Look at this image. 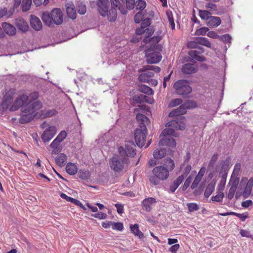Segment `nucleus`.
I'll list each match as a JSON object with an SVG mask.
<instances>
[{
	"instance_id": "680f3d73",
	"label": "nucleus",
	"mask_w": 253,
	"mask_h": 253,
	"mask_svg": "<svg viewBox=\"0 0 253 253\" xmlns=\"http://www.w3.org/2000/svg\"><path fill=\"white\" fill-rule=\"evenodd\" d=\"M205 7L207 9H210L211 10H216L217 9V5L211 2L207 3Z\"/></svg>"
},
{
	"instance_id": "473e14b6",
	"label": "nucleus",
	"mask_w": 253,
	"mask_h": 253,
	"mask_svg": "<svg viewBox=\"0 0 253 253\" xmlns=\"http://www.w3.org/2000/svg\"><path fill=\"white\" fill-rule=\"evenodd\" d=\"M166 154V150L161 148L160 150H156L153 153V156L155 159H161L165 156Z\"/></svg>"
},
{
	"instance_id": "4be33fe9",
	"label": "nucleus",
	"mask_w": 253,
	"mask_h": 253,
	"mask_svg": "<svg viewBox=\"0 0 253 253\" xmlns=\"http://www.w3.org/2000/svg\"><path fill=\"white\" fill-rule=\"evenodd\" d=\"M205 169H206L204 167H203L201 169L199 172H198V174L195 178L194 181L191 185V188L192 189H194L198 186L205 173Z\"/></svg>"
},
{
	"instance_id": "3c124183",
	"label": "nucleus",
	"mask_w": 253,
	"mask_h": 253,
	"mask_svg": "<svg viewBox=\"0 0 253 253\" xmlns=\"http://www.w3.org/2000/svg\"><path fill=\"white\" fill-rule=\"evenodd\" d=\"M67 136V133L65 131L63 130L56 137V139L59 142H62Z\"/></svg>"
},
{
	"instance_id": "e2e57ef3",
	"label": "nucleus",
	"mask_w": 253,
	"mask_h": 253,
	"mask_svg": "<svg viewBox=\"0 0 253 253\" xmlns=\"http://www.w3.org/2000/svg\"><path fill=\"white\" fill-rule=\"evenodd\" d=\"M151 24L150 23V18H146L144 20H143L141 23V26H142V28H146L147 27H148Z\"/></svg>"
},
{
	"instance_id": "412c9836",
	"label": "nucleus",
	"mask_w": 253,
	"mask_h": 253,
	"mask_svg": "<svg viewBox=\"0 0 253 253\" xmlns=\"http://www.w3.org/2000/svg\"><path fill=\"white\" fill-rule=\"evenodd\" d=\"M201 53L196 50H191L188 52V55L192 58L191 61L195 63L193 59L200 62H204L206 60V58L203 55H200Z\"/></svg>"
},
{
	"instance_id": "f704fd0d",
	"label": "nucleus",
	"mask_w": 253,
	"mask_h": 253,
	"mask_svg": "<svg viewBox=\"0 0 253 253\" xmlns=\"http://www.w3.org/2000/svg\"><path fill=\"white\" fill-rule=\"evenodd\" d=\"M139 90L140 92L145 93L148 95H152L153 93V91L152 89L145 85H142L141 86H140L139 87Z\"/></svg>"
},
{
	"instance_id": "c85d7f7f",
	"label": "nucleus",
	"mask_w": 253,
	"mask_h": 253,
	"mask_svg": "<svg viewBox=\"0 0 253 253\" xmlns=\"http://www.w3.org/2000/svg\"><path fill=\"white\" fill-rule=\"evenodd\" d=\"M130 228L131 232L135 236H138L139 238L142 239L143 237V233L139 229L138 224H135L134 225H131Z\"/></svg>"
},
{
	"instance_id": "4d7b16f0",
	"label": "nucleus",
	"mask_w": 253,
	"mask_h": 253,
	"mask_svg": "<svg viewBox=\"0 0 253 253\" xmlns=\"http://www.w3.org/2000/svg\"><path fill=\"white\" fill-rule=\"evenodd\" d=\"M126 3L127 9L129 10L133 9L135 0H126Z\"/></svg>"
},
{
	"instance_id": "58836bf2",
	"label": "nucleus",
	"mask_w": 253,
	"mask_h": 253,
	"mask_svg": "<svg viewBox=\"0 0 253 253\" xmlns=\"http://www.w3.org/2000/svg\"><path fill=\"white\" fill-rule=\"evenodd\" d=\"M217 194L214 196H212L211 200L213 202H222L224 197V194L222 192H217Z\"/></svg>"
},
{
	"instance_id": "bf43d9fd",
	"label": "nucleus",
	"mask_w": 253,
	"mask_h": 253,
	"mask_svg": "<svg viewBox=\"0 0 253 253\" xmlns=\"http://www.w3.org/2000/svg\"><path fill=\"white\" fill-rule=\"evenodd\" d=\"M182 103V100L180 98H176L171 100L170 105L172 107H175L179 105Z\"/></svg>"
},
{
	"instance_id": "9d476101",
	"label": "nucleus",
	"mask_w": 253,
	"mask_h": 253,
	"mask_svg": "<svg viewBox=\"0 0 253 253\" xmlns=\"http://www.w3.org/2000/svg\"><path fill=\"white\" fill-rule=\"evenodd\" d=\"M56 133V127L54 126H50L44 131L41 136V138L42 141L46 143L54 137Z\"/></svg>"
},
{
	"instance_id": "e433bc0d",
	"label": "nucleus",
	"mask_w": 253,
	"mask_h": 253,
	"mask_svg": "<svg viewBox=\"0 0 253 253\" xmlns=\"http://www.w3.org/2000/svg\"><path fill=\"white\" fill-rule=\"evenodd\" d=\"M32 0H23L22 2V8L23 12L28 11L32 4Z\"/></svg>"
},
{
	"instance_id": "49530a36",
	"label": "nucleus",
	"mask_w": 253,
	"mask_h": 253,
	"mask_svg": "<svg viewBox=\"0 0 253 253\" xmlns=\"http://www.w3.org/2000/svg\"><path fill=\"white\" fill-rule=\"evenodd\" d=\"M167 16L169 20V23L172 30L175 29V24L172 16V14L171 12H167Z\"/></svg>"
},
{
	"instance_id": "a211bd4d",
	"label": "nucleus",
	"mask_w": 253,
	"mask_h": 253,
	"mask_svg": "<svg viewBox=\"0 0 253 253\" xmlns=\"http://www.w3.org/2000/svg\"><path fill=\"white\" fill-rule=\"evenodd\" d=\"M2 27L5 33L10 36H14L16 33L15 27L11 24L7 22L2 23Z\"/></svg>"
},
{
	"instance_id": "6e6552de",
	"label": "nucleus",
	"mask_w": 253,
	"mask_h": 253,
	"mask_svg": "<svg viewBox=\"0 0 253 253\" xmlns=\"http://www.w3.org/2000/svg\"><path fill=\"white\" fill-rule=\"evenodd\" d=\"M29 102L28 95L26 94L20 95L14 100L10 108V110L14 111L20 107H22L21 110H22L25 108V106H32V104L30 105Z\"/></svg>"
},
{
	"instance_id": "39448f33",
	"label": "nucleus",
	"mask_w": 253,
	"mask_h": 253,
	"mask_svg": "<svg viewBox=\"0 0 253 253\" xmlns=\"http://www.w3.org/2000/svg\"><path fill=\"white\" fill-rule=\"evenodd\" d=\"M153 175L149 177V181L153 186H156L160 183V180H166L169 176V171L164 166H157L152 170Z\"/></svg>"
},
{
	"instance_id": "f03ea898",
	"label": "nucleus",
	"mask_w": 253,
	"mask_h": 253,
	"mask_svg": "<svg viewBox=\"0 0 253 253\" xmlns=\"http://www.w3.org/2000/svg\"><path fill=\"white\" fill-rule=\"evenodd\" d=\"M166 126L168 128L162 131L161 135L163 136V137L160 140L159 144L161 146L166 145L173 148L175 146L176 142L175 139L170 136H178V133L175 132L173 128L183 130L185 127V125L181 120H172L167 124Z\"/></svg>"
},
{
	"instance_id": "f3484780",
	"label": "nucleus",
	"mask_w": 253,
	"mask_h": 253,
	"mask_svg": "<svg viewBox=\"0 0 253 253\" xmlns=\"http://www.w3.org/2000/svg\"><path fill=\"white\" fill-rule=\"evenodd\" d=\"M30 23L32 28L36 31H39L42 28V23L40 19L35 15L31 16Z\"/></svg>"
},
{
	"instance_id": "423d86ee",
	"label": "nucleus",
	"mask_w": 253,
	"mask_h": 253,
	"mask_svg": "<svg viewBox=\"0 0 253 253\" xmlns=\"http://www.w3.org/2000/svg\"><path fill=\"white\" fill-rule=\"evenodd\" d=\"M161 71L159 67L154 65H145L139 69L138 72H141L138 77L141 82H148L151 78L154 76V72L159 73Z\"/></svg>"
},
{
	"instance_id": "864d4df0",
	"label": "nucleus",
	"mask_w": 253,
	"mask_h": 253,
	"mask_svg": "<svg viewBox=\"0 0 253 253\" xmlns=\"http://www.w3.org/2000/svg\"><path fill=\"white\" fill-rule=\"evenodd\" d=\"M91 216L100 219H105L107 215L104 212H99L95 214H92Z\"/></svg>"
},
{
	"instance_id": "6ab92c4d",
	"label": "nucleus",
	"mask_w": 253,
	"mask_h": 253,
	"mask_svg": "<svg viewBox=\"0 0 253 253\" xmlns=\"http://www.w3.org/2000/svg\"><path fill=\"white\" fill-rule=\"evenodd\" d=\"M65 7L68 17L72 19H75L76 18L77 14L73 3L72 2H67L65 5Z\"/></svg>"
},
{
	"instance_id": "f8f14e48",
	"label": "nucleus",
	"mask_w": 253,
	"mask_h": 253,
	"mask_svg": "<svg viewBox=\"0 0 253 253\" xmlns=\"http://www.w3.org/2000/svg\"><path fill=\"white\" fill-rule=\"evenodd\" d=\"M51 12L52 25L53 24L56 25L61 24L63 22V14L61 10L59 8H54Z\"/></svg>"
},
{
	"instance_id": "cd10ccee",
	"label": "nucleus",
	"mask_w": 253,
	"mask_h": 253,
	"mask_svg": "<svg viewBox=\"0 0 253 253\" xmlns=\"http://www.w3.org/2000/svg\"><path fill=\"white\" fill-rule=\"evenodd\" d=\"M166 167L169 171H172L175 167L174 161L170 158H166L164 160L163 166Z\"/></svg>"
},
{
	"instance_id": "bb28decb",
	"label": "nucleus",
	"mask_w": 253,
	"mask_h": 253,
	"mask_svg": "<svg viewBox=\"0 0 253 253\" xmlns=\"http://www.w3.org/2000/svg\"><path fill=\"white\" fill-rule=\"evenodd\" d=\"M66 171L70 175H74L78 172V169L74 164L69 163L66 167Z\"/></svg>"
},
{
	"instance_id": "5fc2aeb1",
	"label": "nucleus",
	"mask_w": 253,
	"mask_h": 253,
	"mask_svg": "<svg viewBox=\"0 0 253 253\" xmlns=\"http://www.w3.org/2000/svg\"><path fill=\"white\" fill-rule=\"evenodd\" d=\"M112 228L119 231H122L124 228L123 224L121 222H113Z\"/></svg>"
},
{
	"instance_id": "2eb2a0df",
	"label": "nucleus",
	"mask_w": 253,
	"mask_h": 253,
	"mask_svg": "<svg viewBox=\"0 0 253 253\" xmlns=\"http://www.w3.org/2000/svg\"><path fill=\"white\" fill-rule=\"evenodd\" d=\"M162 40L161 36H156L150 39V43L148 47L150 49H156L158 51H162L163 46L161 44H159V42Z\"/></svg>"
},
{
	"instance_id": "6e6d98bb",
	"label": "nucleus",
	"mask_w": 253,
	"mask_h": 253,
	"mask_svg": "<svg viewBox=\"0 0 253 253\" xmlns=\"http://www.w3.org/2000/svg\"><path fill=\"white\" fill-rule=\"evenodd\" d=\"M142 20V12L139 11L137 12L134 18V21L136 23H139Z\"/></svg>"
},
{
	"instance_id": "aec40b11",
	"label": "nucleus",
	"mask_w": 253,
	"mask_h": 253,
	"mask_svg": "<svg viewBox=\"0 0 253 253\" xmlns=\"http://www.w3.org/2000/svg\"><path fill=\"white\" fill-rule=\"evenodd\" d=\"M197 70V66L194 63H186L182 68V72L186 74H191L195 73Z\"/></svg>"
},
{
	"instance_id": "a19ab883",
	"label": "nucleus",
	"mask_w": 253,
	"mask_h": 253,
	"mask_svg": "<svg viewBox=\"0 0 253 253\" xmlns=\"http://www.w3.org/2000/svg\"><path fill=\"white\" fill-rule=\"evenodd\" d=\"M184 105L186 106L187 109H192L196 108L197 106V104L194 100H188L184 103Z\"/></svg>"
},
{
	"instance_id": "0eeeda50",
	"label": "nucleus",
	"mask_w": 253,
	"mask_h": 253,
	"mask_svg": "<svg viewBox=\"0 0 253 253\" xmlns=\"http://www.w3.org/2000/svg\"><path fill=\"white\" fill-rule=\"evenodd\" d=\"M173 87L175 90V93L184 98L189 97L192 91V88L186 80H178L174 83Z\"/></svg>"
},
{
	"instance_id": "20e7f679",
	"label": "nucleus",
	"mask_w": 253,
	"mask_h": 253,
	"mask_svg": "<svg viewBox=\"0 0 253 253\" xmlns=\"http://www.w3.org/2000/svg\"><path fill=\"white\" fill-rule=\"evenodd\" d=\"M42 107V104L39 101L34 102L31 107L25 106V108L22 110L19 123L24 124L30 122L35 117L37 111Z\"/></svg>"
},
{
	"instance_id": "7c9ffc66",
	"label": "nucleus",
	"mask_w": 253,
	"mask_h": 253,
	"mask_svg": "<svg viewBox=\"0 0 253 253\" xmlns=\"http://www.w3.org/2000/svg\"><path fill=\"white\" fill-rule=\"evenodd\" d=\"M66 160V155L63 153H60L56 159V163L59 166L62 167L64 165Z\"/></svg>"
},
{
	"instance_id": "7ed1b4c3",
	"label": "nucleus",
	"mask_w": 253,
	"mask_h": 253,
	"mask_svg": "<svg viewBox=\"0 0 253 253\" xmlns=\"http://www.w3.org/2000/svg\"><path fill=\"white\" fill-rule=\"evenodd\" d=\"M136 119L139 123L138 127L134 131V138L137 145L141 148L144 146L147 134L146 125L149 122L148 118L144 115L137 114Z\"/></svg>"
},
{
	"instance_id": "393cba45",
	"label": "nucleus",
	"mask_w": 253,
	"mask_h": 253,
	"mask_svg": "<svg viewBox=\"0 0 253 253\" xmlns=\"http://www.w3.org/2000/svg\"><path fill=\"white\" fill-rule=\"evenodd\" d=\"M51 12L49 13L47 11L42 13V19L43 23L48 26L52 25V21L51 19Z\"/></svg>"
},
{
	"instance_id": "0e129e2a",
	"label": "nucleus",
	"mask_w": 253,
	"mask_h": 253,
	"mask_svg": "<svg viewBox=\"0 0 253 253\" xmlns=\"http://www.w3.org/2000/svg\"><path fill=\"white\" fill-rule=\"evenodd\" d=\"M191 166L190 165H187L184 169L183 173L181 175H184V178L187 176L191 170Z\"/></svg>"
},
{
	"instance_id": "2f4dec72",
	"label": "nucleus",
	"mask_w": 253,
	"mask_h": 253,
	"mask_svg": "<svg viewBox=\"0 0 253 253\" xmlns=\"http://www.w3.org/2000/svg\"><path fill=\"white\" fill-rule=\"evenodd\" d=\"M108 19L110 22H114L117 17V9L111 8L108 12Z\"/></svg>"
},
{
	"instance_id": "4c0bfd02",
	"label": "nucleus",
	"mask_w": 253,
	"mask_h": 253,
	"mask_svg": "<svg viewBox=\"0 0 253 253\" xmlns=\"http://www.w3.org/2000/svg\"><path fill=\"white\" fill-rule=\"evenodd\" d=\"M211 13L208 10H199V15L200 18L204 20H208Z\"/></svg>"
},
{
	"instance_id": "c756f323",
	"label": "nucleus",
	"mask_w": 253,
	"mask_h": 253,
	"mask_svg": "<svg viewBox=\"0 0 253 253\" xmlns=\"http://www.w3.org/2000/svg\"><path fill=\"white\" fill-rule=\"evenodd\" d=\"M231 159L227 157L225 160L222 161L221 163V169L220 171L228 172L229 169V165Z\"/></svg>"
},
{
	"instance_id": "338daca9",
	"label": "nucleus",
	"mask_w": 253,
	"mask_h": 253,
	"mask_svg": "<svg viewBox=\"0 0 253 253\" xmlns=\"http://www.w3.org/2000/svg\"><path fill=\"white\" fill-rule=\"evenodd\" d=\"M253 203L252 200H248L245 201H244L242 203L241 205L244 208H248L249 206H252Z\"/></svg>"
},
{
	"instance_id": "4468645a",
	"label": "nucleus",
	"mask_w": 253,
	"mask_h": 253,
	"mask_svg": "<svg viewBox=\"0 0 253 253\" xmlns=\"http://www.w3.org/2000/svg\"><path fill=\"white\" fill-rule=\"evenodd\" d=\"M157 201L156 199L153 197H148L144 199L141 202L142 209L147 211L150 212L152 210V207L155 205Z\"/></svg>"
},
{
	"instance_id": "8fccbe9b",
	"label": "nucleus",
	"mask_w": 253,
	"mask_h": 253,
	"mask_svg": "<svg viewBox=\"0 0 253 253\" xmlns=\"http://www.w3.org/2000/svg\"><path fill=\"white\" fill-rule=\"evenodd\" d=\"M192 180V177L191 175L189 176L187 178L185 181L184 182V185L182 186V189L183 191H185L189 186L190 183H191Z\"/></svg>"
},
{
	"instance_id": "774afa93",
	"label": "nucleus",
	"mask_w": 253,
	"mask_h": 253,
	"mask_svg": "<svg viewBox=\"0 0 253 253\" xmlns=\"http://www.w3.org/2000/svg\"><path fill=\"white\" fill-rule=\"evenodd\" d=\"M207 36L213 39H218L219 35L214 31H210L208 33Z\"/></svg>"
},
{
	"instance_id": "ddd939ff",
	"label": "nucleus",
	"mask_w": 253,
	"mask_h": 253,
	"mask_svg": "<svg viewBox=\"0 0 253 253\" xmlns=\"http://www.w3.org/2000/svg\"><path fill=\"white\" fill-rule=\"evenodd\" d=\"M109 4L108 0H99L97 2V5L98 11L103 17H105L107 15Z\"/></svg>"
},
{
	"instance_id": "13d9d810",
	"label": "nucleus",
	"mask_w": 253,
	"mask_h": 253,
	"mask_svg": "<svg viewBox=\"0 0 253 253\" xmlns=\"http://www.w3.org/2000/svg\"><path fill=\"white\" fill-rule=\"evenodd\" d=\"M252 188L247 186H246L243 193V196L244 198H247L250 196L252 191Z\"/></svg>"
},
{
	"instance_id": "69168bd1",
	"label": "nucleus",
	"mask_w": 253,
	"mask_h": 253,
	"mask_svg": "<svg viewBox=\"0 0 253 253\" xmlns=\"http://www.w3.org/2000/svg\"><path fill=\"white\" fill-rule=\"evenodd\" d=\"M236 190V189H235L234 187L230 188V189H229V192L228 194V198L229 200H231L233 198Z\"/></svg>"
},
{
	"instance_id": "f257e3e1",
	"label": "nucleus",
	"mask_w": 253,
	"mask_h": 253,
	"mask_svg": "<svg viewBox=\"0 0 253 253\" xmlns=\"http://www.w3.org/2000/svg\"><path fill=\"white\" fill-rule=\"evenodd\" d=\"M135 145L132 141L126 142L125 148L120 146L118 148L119 155H114L110 160L111 169L115 172L123 170L124 164L129 163L128 157H134L136 155Z\"/></svg>"
},
{
	"instance_id": "052dcab7",
	"label": "nucleus",
	"mask_w": 253,
	"mask_h": 253,
	"mask_svg": "<svg viewBox=\"0 0 253 253\" xmlns=\"http://www.w3.org/2000/svg\"><path fill=\"white\" fill-rule=\"evenodd\" d=\"M60 197L62 199H65L67 201L70 202L73 204L76 200L75 199L68 196L67 195L63 193L60 194Z\"/></svg>"
},
{
	"instance_id": "c03bdc74",
	"label": "nucleus",
	"mask_w": 253,
	"mask_h": 253,
	"mask_svg": "<svg viewBox=\"0 0 253 253\" xmlns=\"http://www.w3.org/2000/svg\"><path fill=\"white\" fill-rule=\"evenodd\" d=\"M187 206L190 212H193L199 209V207L196 203H188Z\"/></svg>"
},
{
	"instance_id": "09e8293b",
	"label": "nucleus",
	"mask_w": 253,
	"mask_h": 253,
	"mask_svg": "<svg viewBox=\"0 0 253 253\" xmlns=\"http://www.w3.org/2000/svg\"><path fill=\"white\" fill-rule=\"evenodd\" d=\"M60 142L57 141V139H55L52 143L50 144V146L53 150L52 151V154H56L58 151L57 150V147L59 145Z\"/></svg>"
},
{
	"instance_id": "a878e982",
	"label": "nucleus",
	"mask_w": 253,
	"mask_h": 253,
	"mask_svg": "<svg viewBox=\"0 0 253 253\" xmlns=\"http://www.w3.org/2000/svg\"><path fill=\"white\" fill-rule=\"evenodd\" d=\"M215 183V181L213 180L208 185L204 193V196L205 197L209 198L211 194L214 191Z\"/></svg>"
},
{
	"instance_id": "1a4fd4ad",
	"label": "nucleus",
	"mask_w": 253,
	"mask_h": 253,
	"mask_svg": "<svg viewBox=\"0 0 253 253\" xmlns=\"http://www.w3.org/2000/svg\"><path fill=\"white\" fill-rule=\"evenodd\" d=\"M160 51L156 49H150L148 47L146 52V60L148 64H154L159 63L162 59V55Z\"/></svg>"
},
{
	"instance_id": "37998d69",
	"label": "nucleus",
	"mask_w": 253,
	"mask_h": 253,
	"mask_svg": "<svg viewBox=\"0 0 253 253\" xmlns=\"http://www.w3.org/2000/svg\"><path fill=\"white\" fill-rule=\"evenodd\" d=\"M78 12L81 15H84L86 12V6L83 2L78 3Z\"/></svg>"
},
{
	"instance_id": "c9c22d12",
	"label": "nucleus",
	"mask_w": 253,
	"mask_h": 253,
	"mask_svg": "<svg viewBox=\"0 0 253 253\" xmlns=\"http://www.w3.org/2000/svg\"><path fill=\"white\" fill-rule=\"evenodd\" d=\"M198 44L206 46L208 47H211V44L208 40L204 37H199L196 39Z\"/></svg>"
},
{
	"instance_id": "dca6fc26",
	"label": "nucleus",
	"mask_w": 253,
	"mask_h": 253,
	"mask_svg": "<svg viewBox=\"0 0 253 253\" xmlns=\"http://www.w3.org/2000/svg\"><path fill=\"white\" fill-rule=\"evenodd\" d=\"M15 24L18 29L22 33L27 32L29 29V25L27 22L22 18L16 19Z\"/></svg>"
},
{
	"instance_id": "a18cd8bd",
	"label": "nucleus",
	"mask_w": 253,
	"mask_h": 253,
	"mask_svg": "<svg viewBox=\"0 0 253 253\" xmlns=\"http://www.w3.org/2000/svg\"><path fill=\"white\" fill-rule=\"evenodd\" d=\"M29 101L30 102V105L33 104L34 102L33 101L37 100L39 97V93L37 91H34L30 94L29 96Z\"/></svg>"
},
{
	"instance_id": "ea45409f",
	"label": "nucleus",
	"mask_w": 253,
	"mask_h": 253,
	"mask_svg": "<svg viewBox=\"0 0 253 253\" xmlns=\"http://www.w3.org/2000/svg\"><path fill=\"white\" fill-rule=\"evenodd\" d=\"M146 2L144 0H138L135 3L136 9L142 10L146 7Z\"/></svg>"
},
{
	"instance_id": "de8ad7c7",
	"label": "nucleus",
	"mask_w": 253,
	"mask_h": 253,
	"mask_svg": "<svg viewBox=\"0 0 253 253\" xmlns=\"http://www.w3.org/2000/svg\"><path fill=\"white\" fill-rule=\"evenodd\" d=\"M218 39L224 42H231L232 38L231 36L228 34L219 36Z\"/></svg>"
},
{
	"instance_id": "603ef678",
	"label": "nucleus",
	"mask_w": 253,
	"mask_h": 253,
	"mask_svg": "<svg viewBox=\"0 0 253 253\" xmlns=\"http://www.w3.org/2000/svg\"><path fill=\"white\" fill-rule=\"evenodd\" d=\"M209 30V28L207 27H202L200 28L199 29H198L196 31V35H206V33Z\"/></svg>"
},
{
	"instance_id": "9b49d317",
	"label": "nucleus",
	"mask_w": 253,
	"mask_h": 253,
	"mask_svg": "<svg viewBox=\"0 0 253 253\" xmlns=\"http://www.w3.org/2000/svg\"><path fill=\"white\" fill-rule=\"evenodd\" d=\"M14 92L11 90L6 91L3 96L1 107L3 109H7L11 104L13 100Z\"/></svg>"
},
{
	"instance_id": "b1692460",
	"label": "nucleus",
	"mask_w": 253,
	"mask_h": 253,
	"mask_svg": "<svg viewBox=\"0 0 253 253\" xmlns=\"http://www.w3.org/2000/svg\"><path fill=\"white\" fill-rule=\"evenodd\" d=\"M221 22L220 17L211 16L208 20L207 25L210 27H216L221 24Z\"/></svg>"
},
{
	"instance_id": "5701e85b",
	"label": "nucleus",
	"mask_w": 253,
	"mask_h": 253,
	"mask_svg": "<svg viewBox=\"0 0 253 253\" xmlns=\"http://www.w3.org/2000/svg\"><path fill=\"white\" fill-rule=\"evenodd\" d=\"M186 106L184 105V103L181 104L179 108L176 109H175L171 112H170L169 114V117H174V116H178L184 114L186 112Z\"/></svg>"
},
{
	"instance_id": "72a5a7b5",
	"label": "nucleus",
	"mask_w": 253,
	"mask_h": 253,
	"mask_svg": "<svg viewBox=\"0 0 253 253\" xmlns=\"http://www.w3.org/2000/svg\"><path fill=\"white\" fill-rule=\"evenodd\" d=\"M78 175L81 179L86 180L89 177V172L85 169H80L78 172Z\"/></svg>"
},
{
	"instance_id": "79ce46f5",
	"label": "nucleus",
	"mask_w": 253,
	"mask_h": 253,
	"mask_svg": "<svg viewBox=\"0 0 253 253\" xmlns=\"http://www.w3.org/2000/svg\"><path fill=\"white\" fill-rule=\"evenodd\" d=\"M144 97L143 94H135L132 96V99L133 101L137 103H143Z\"/></svg>"
}]
</instances>
